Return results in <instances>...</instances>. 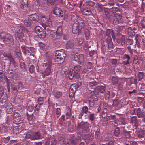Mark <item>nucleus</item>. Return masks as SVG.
<instances>
[{
  "instance_id": "1",
  "label": "nucleus",
  "mask_w": 145,
  "mask_h": 145,
  "mask_svg": "<svg viewBox=\"0 0 145 145\" xmlns=\"http://www.w3.org/2000/svg\"><path fill=\"white\" fill-rule=\"evenodd\" d=\"M3 33L0 35L1 39L4 43L7 46H11L13 44L14 40L12 36L9 34H7L5 36H2Z\"/></svg>"
},
{
  "instance_id": "2",
  "label": "nucleus",
  "mask_w": 145,
  "mask_h": 145,
  "mask_svg": "<svg viewBox=\"0 0 145 145\" xmlns=\"http://www.w3.org/2000/svg\"><path fill=\"white\" fill-rule=\"evenodd\" d=\"M66 55L63 50H58L55 53V61L58 64H61L64 62V58Z\"/></svg>"
},
{
  "instance_id": "3",
  "label": "nucleus",
  "mask_w": 145,
  "mask_h": 145,
  "mask_svg": "<svg viewBox=\"0 0 145 145\" xmlns=\"http://www.w3.org/2000/svg\"><path fill=\"white\" fill-rule=\"evenodd\" d=\"M28 20H26L24 23V25L25 26L29 27L31 24L37 22L39 20V16L36 14H33L29 15Z\"/></svg>"
},
{
  "instance_id": "4",
  "label": "nucleus",
  "mask_w": 145,
  "mask_h": 145,
  "mask_svg": "<svg viewBox=\"0 0 145 145\" xmlns=\"http://www.w3.org/2000/svg\"><path fill=\"white\" fill-rule=\"evenodd\" d=\"M43 66L47 67L46 69H44L42 71V77L44 78L46 76L49 75L51 73V63L49 62L44 63L43 64Z\"/></svg>"
},
{
  "instance_id": "5",
  "label": "nucleus",
  "mask_w": 145,
  "mask_h": 145,
  "mask_svg": "<svg viewBox=\"0 0 145 145\" xmlns=\"http://www.w3.org/2000/svg\"><path fill=\"white\" fill-rule=\"evenodd\" d=\"M24 31L19 28L15 29V35L16 36V39L18 41L23 42L24 40Z\"/></svg>"
},
{
  "instance_id": "6",
  "label": "nucleus",
  "mask_w": 145,
  "mask_h": 145,
  "mask_svg": "<svg viewBox=\"0 0 145 145\" xmlns=\"http://www.w3.org/2000/svg\"><path fill=\"white\" fill-rule=\"evenodd\" d=\"M3 60L5 61V62L6 64L9 65L11 62H13V59L12 58L10 53L8 54L5 53L3 55Z\"/></svg>"
},
{
  "instance_id": "7",
  "label": "nucleus",
  "mask_w": 145,
  "mask_h": 145,
  "mask_svg": "<svg viewBox=\"0 0 145 145\" xmlns=\"http://www.w3.org/2000/svg\"><path fill=\"white\" fill-rule=\"evenodd\" d=\"M3 106L7 113L10 114L12 113L13 110V106L12 103L10 102L7 103Z\"/></svg>"
},
{
  "instance_id": "8",
  "label": "nucleus",
  "mask_w": 145,
  "mask_h": 145,
  "mask_svg": "<svg viewBox=\"0 0 145 145\" xmlns=\"http://www.w3.org/2000/svg\"><path fill=\"white\" fill-rule=\"evenodd\" d=\"M74 60L77 62L78 64H81L83 63L84 61V56L82 54L76 53L74 55Z\"/></svg>"
},
{
  "instance_id": "9",
  "label": "nucleus",
  "mask_w": 145,
  "mask_h": 145,
  "mask_svg": "<svg viewBox=\"0 0 145 145\" xmlns=\"http://www.w3.org/2000/svg\"><path fill=\"white\" fill-rule=\"evenodd\" d=\"M41 20L42 23L46 25H48L49 27L51 26L52 23L49 17H47L44 15H42L41 16Z\"/></svg>"
},
{
  "instance_id": "10",
  "label": "nucleus",
  "mask_w": 145,
  "mask_h": 145,
  "mask_svg": "<svg viewBox=\"0 0 145 145\" xmlns=\"http://www.w3.org/2000/svg\"><path fill=\"white\" fill-rule=\"evenodd\" d=\"M78 88V86L75 84H73L71 86L69 91V95L70 97H72L73 96L75 91Z\"/></svg>"
},
{
  "instance_id": "11",
  "label": "nucleus",
  "mask_w": 145,
  "mask_h": 145,
  "mask_svg": "<svg viewBox=\"0 0 145 145\" xmlns=\"http://www.w3.org/2000/svg\"><path fill=\"white\" fill-rule=\"evenodd\" d=\"M106 35L108 37L107 41L108 40H111V36H112L113 40L115 39V34L113 31L112 29H108L106 31Z\"/></svg>"
},
{
  "instance_id": "12",
  "label": "nucleus",
  "mask_w": 145,
  "mask_h": 145,
  "mask_svg": "<svg viewBox=\"0 0 145 145\" xmlns=\"http://www.w3.org/2000/svg\"><path fill=\"white\" fill-rule=\"evenodd\" d=\"M11 87L13 90L17 91L19 89L22 88L23 86L21 82L20 81L12 84Z\"/></svg>"
},
{
  "instance_id": "13",
  "label": "nucleus",
  "mask_w": 145,
  "mask_h": 145,
  "mask_svg": "<svg viewBox=\"0 0 145 145\" xmlns=\"http://www.w3.org/2000/svg\"><path fill=\"white\" fill-rule=\"evenodd\" d=\"M81 67L79 65L75 66L74 70V73H75V78L76 79H78L80 77V74L81 73Z\"/></svg>"
},
{
  "instance_id": "14",
  "label": "nucleus",
  "mask_w": 145,
  "mask_h": 145,
  "mask_svg": "<svg viewBox=\"0 0 145 145\" xmlns=\"http://www.w3.org/2000/svg\"><path fill=\"white\" fill-rule=\"evenodd\" d=\"M53 13L58 16L62 17L63 16V12L61 9L57 7L54 8Z\"/></svg>"
},
{
  "instance_id": "15",
  "label": "nucleus",
  "mask_w": 145,
  "mask_h": 145,
  "mask_svg": "<svg viewBox=\"0 0 145 145\" xmlns=\"http://www.w3.org/2000/svg\"><path fill=\"white\" fill-rule=\"evenodd\" d=\"M13 120L16 123H19L21 121V118L20 114L17 112L14 113L13 115Z\"/></svg>"
},
{
  "instance_id": "16",
  "label": "nucleus",
  "mask_w": 145,
  "mask_h": 145,
  "mask_svg": "<svg viewBox=\"0 0 145 145\" xmlns=\"http://www.w3.org/2000/svg\"><path fill=\"white\" fill-rule=\"evenodd\" d=\"M115 16L116 18L114 19L113 23L115 24H117L119 23V20L122 18V16L120 14H115Z\"/></svg>"
},
{
  "instance_id": "17",
  "label": "nucleus",
  "mask_w": 145,
  "mask_h": 145,
  "mask_svg": "<svg viewBox=\"0 0 145 145\" xmlns=\"http://www.w3.org/2000/svg\"><path fill=\"white\" fill-rule=\"evenodd\" d=\"M7 99V95L6 93H3L0 98V102L2 103H5Z\"/></svg>"
},
{
  "instance_id": "18",
  "label": "nucleus",
  "mask_w": 145,
  "mask_h": 145,
  "mask_svg": "<svg viewBox=\"0 0 145 145\" xmlns=\"http://www.w3.org/2000/svg\"><path fill=\"white\" fill-rule=\"evenodd\" d=\"M40 137V134L39 131L37 132L34 134H33L32 140H36L39 139Z\"/></svg>"
},
{
  "instance_id": "19",
  "label": "nucleus",
  "mask_w": 145,
  "mask_h": 145,
  "mask_svg": "<svg viewBox=\"0 0 145 145\" xmlns=\"http://www.w3.org/2000/svg\"><path fill=\"white\" fill-rule=\"evenodd\" d=\"M74 46V42L72 41H68L67 42L66 47L67 49H71Z\"/></svg>"
},
{
  "instance_id": "20",
  "label": "nucleus",
  "mask_w": 145,
  "mask_h": 145,
  "mask_svg": "<svg viewBox=\"0 0 145 145\" xmlns=\"http://www.w3.org/2000/svg\"><path fill=\"white\" fill-rule=\"evenodd\" d=\"M68 77L69 79L71 80L74 77H75V73L73 69H71L68 73Z\"/></svg>"
},
{
  "instance_id": "21",
  "label": "nucleus",
  "mask_w": 145,
  "mask_h": 145,
  "mask_svg": "<svg viewBox=\"0 0 145 145\" xmlns=\"http://www.w3.org/2000/svg\"><path fill=\"white\" fill-rule=\"evenodd\" d=\"M34 29L35 31L37 34L43 31L42 28L40 26L38 25L36 26L35 27Z\"/></svg>"
},
{
  "instance_id": "22",
  "label": "nucleus",
  "mask_w": 145,
  "mask_h": 145,
  "mask_svg": "<svg viewBox=\"0 0 145 145\" xmlns=\"http://www.w3.org/2000/svg\"><path fill=\"white\" fill-rule=\"evenodd\" d=\"M82 12L84 14L86 15H89L91 14V12L89 9H84L82 11Z\"/></svg>"
},
{
  "instance_id": "23",
  "label": "nucleus",
  "mask_w": 145,
  "mask_h": 145,
  "mask_svg": "<svg viewBox=\"0 0 145 145\" xmlns=\"http://www.w3.org/2000/svg\"><path fill=\"white\" fill-rule=\"evenodd\" d=\"M79 31V29L78 26V25H76L74 24L72 29V32L74 34L78 33Z\"/></svg>"
},
{
  "instance_id": "24",
  "label": "nucleus",
  "mask_w": 145,
  "mask_h": 145,
  "mask_svg": "<svg viewBox=\"0 0 145 145\" xmlns=\"http://www.w3.org/2000/svg\"><path fill=\"white\" fill-rule=\"evenodd\" d=\"M10 139V137L8 136L7 137H2L1 140L4 143H8Z\"/></svg>"
},
{
  "instance_id": "25",
  "label": "nucleus",
  "mask_w": 145,
  "mask_h": 145,
  "mask_svg": "<svg viewBox=\"0 0 145 145\" xmlns=\"http://www.w3.org/2000/svg\"><path fill=\"white\" fill-rule=\"evenodd\" d=\"M28 4L20 3V8L22 9L26 10L28 7Z\"/></svg>"
},
{
  "instance_id": "26",
  "label": "nucleus",
  "mask_w": 145,
  "mask_h": 145,
  "mask_svg": "<svg viewBox=\"0 0 145 145\" xmlns=\"http://www.w3.org/2000/svg\"><path fill=\"white\" fill-rule=\"evenodd\" d=\"M67 112H66L65 115L66 116V118L68 119L71 115V111L70 108L69 107H67Z\"/></svg>"
},
{
  "instance_id": "27",
  "label": "nucleus",
  "mask_w": 145,
  "mask_h": 145,
  "mask_svg": "<svg viewBox=\"0 0 145 145\" xmlns=\"http://www.w3.org/2000/svg\"><path fill=\"white\" fill-rule=\"evenodd\" d=\"M45 98L44 97H39L38 98V102L39 105H41L43 104Z\"/></svg>"
},
{
  "instance_id": "28",
  "label": "nucleus",
  "mask_w": 145,
  "mask_h": 145,
  "mask_svg": "<svg viewBox=\"0 0 145 145\" xmlns=\"http://www.w3.org/2000/svg\"><path fill=\"white\" fill-rule=\"evenodd\" d=\"M33 133L32 131H29L26 134V137L32 140V137H33Z\"/></svg>"
},
{
  "instance_id": "29",
  "label": "nucleus",
  "mask_w": 145,
  "mask_h": 145,
  "mask_svg": "<svg viewBox=\"0 0 145 145\" xmlns=\"http://www.w3.org/2000/svg\"><path fill=\"white\" fill-rule=\"evenodd\" d=\"M80 137H78L77 138H74L73 140H72L71 142V145H76Z\"/></svg>"
},
{
  "instance_id": "30",
  "label": "nucleus",
  "mask_w": 145,
  "mask_h": 145,
  "mask_svg": "<svg viewBox=\"0 0 145 145\" xmlns=\"http://www.w3.org/2000/svg\"><path fill=\"white\" fill-rule=\"evenodd\" d=\"M117 42L118 43H121L123 46L125 45V38L124 36H123L121 39H118L117 40Z\"/></svg>"
},
{
  "instance_id": "31",
  "label": "nucleus",
  "mask_w": 145,
  "mask_h": 145,
  "mask_svg": "<svg viewBox=\"0 0 145 145\" xmlns=\"http://www.w3.org/2000/svg\"><path fill=\"white\" fill-rule=\"evenodd\" d=\"M21 49L23 53L25 55H26V50H28V49H29V48L23 45L21 46Z\"/></svg>"
},
{
  "instance_id": "32",
  "label": "nucleus",
  "mask_w": 145,
  "mask_h": 145,
  "mask_svg": "<svg viewBox=\"0 0 145 145\" xmlns=\"http://www.w3.org/2000/svg\"><path fill=\"white\" fill-rule=\"evenodd\" d=\"M137 116L139 118H141L143 116V114L140 108H138L137 110Z\"/></svg>"
},
{
  "instance_id": "33",
  "label": "nucleus",
  "mask_w": 145,
  "mask_h": 145,
  "mask_svg": "<svg viewBox=\"0 0 145 145\" xmlns=\"http://www.w3.org/2000/svg\"><path fill=\"white\" fill-rule=\"evenodd\" d=\"M5 122L8 124L12 120V117L11 116H8L5 118Z\"/></svg>"
},
{
  "instance_id": "34",
  "label": "nucleus",
  "mask_w": 145,
  "mask_h": 145,
  "mask_svg": "<svg viewBox=\"0 0 145 145\" xmlns=\"http://www.w3.org/2000/svg\"><path fill=\"white\" fill-rule=\"evenodd\" d=\"M97 85V83L94 81L89 82L88 84L89 86L92 89H94L95 86Z\"/></svg>"
},
{
  "instance_id": "35",
  "label": "nucleus",
  "mask_w": 145,
  "mask_h": 145,
  "mask_svg": "<svg viewBox=\"0 0 145 145\" xmlns=\"http://www.w3.org/2000/svg\"><path fill=\"white\" fill-rule=\"evenodd\" d=\"M15 52L18 57H20L21 56V53L19 47H17Z\"/></svg>"
},
{
  "instance_id": "36",
  "label": "nucleus",
  "mask_w": 145,
  "mask_h": 145,
  "mask_svg": "<svg viewBox=\"0 0 145 145\" xmlns=\"http://www.w3.org/2000/svg\"><path fill=\"white\" fill-rule=\"evenodd\" d=\"M96 7L98 11L99 12H101L102 11V6L101 4L97 3L96 4Z\"/></svg>"
},
{
  "instance_id": "37",
  "label": "nucleus",
  "mask_w": 145,
  "mask_h": 145,
  "mask_svg": "<svg viewBox=\"0 0 145 145\" xmlns=\"http://www.w3.org/2000/svg\"><path fill=\"white\" fill-rule=\"evenodd\" d=\"M5 77L4 74L1 71H0V80L2 81H3L5 79Z\"/></svg>"
},
{
  "instance_id": "38",
  "label": "nucleus",
  "mask_w": 145,
  "mask_h": 145,
  "mask_svg": "<svg viewBox=\"0 0 145 145\" xmlns=\"http://www.w3.org/2000/svg\"><path fill=\"white\" fill-rule=\"evenodd\" d=\"M9 129V128L7 126H3L2 129H1V131L2 132H6Z\"/></svg>"
},
{
  "instance_id": "39",
  "label": "nucleus",
  "mask_w": 145,
  "mask_h": 145,
  "mask_svg": "<svg viewBox=\"0 0 145 145\" xmlns=\"http://www.w3.org/2000/svg\"><path fill=\"white\" fill-rule=\"evenodd\" d=\"M89 54L91 57H93L94 56V57L95 56L96 58L97 57V54L95 51H90L89 53Z\"/></svg>"
},
{
  "instance_id": "40",
  "label": "nucleus",
  "mask_w": 145,
  "mask_h": 145,
  "mask_svg": "<svg viewBox=\"0 0 145 145\" xmlns=\"http://www.w3.org/2000/svg\"><path fill=\"white\" fill-rule=\"evenodd\" d=\"M115 116L114 115H110L106 117V119L107 121L114 120L115 119Z\"/></svg>"
},
{
  "instance_id": "41",
  "label": "nucleus",
  "mask_w": 145,
  "mask_h": 145,
  "mask_svg": "<svg viewBox=\"0 0 145 145\" xmlns=\"http://www.w3.org/2000/svg\"><path fill=\"white\" fill-rule=\"evenodd\" d=\"M87 4L88 6L92 7L95 5V3L92 1H88L87 2Z\"/></svg>"
},
{
  "instance_id": "42",
  "label": "nucleus",
  "mask_w": 145,
  "mask_h": 145,
  "mask_svg": "<svg viewBox=\"0 0 145 145\" xmlns=\"http://www.w3.org/2000/svg\"><path fill=\"white\" fill-rule=\"evenodd\" d=\"M85 35L86 39L88 40L89 39V33L88 30L87 29L85 30Z\"/></svg>"
},
{
  "instance_id": "43",
  "label": "nucleus",
  "mask_w": 145,
  "mask_h": 145,
  "mask_svg": "<svg viewBox=\"0 0 145 145\" xmlns=\"http://www.w3.org/2000/svg\"><path fill=\"white\" fill-rule=\"evenodd\" d=\"M115 3V2L113 0H108V4L109 6H113Z\"/></svg>"
},
{
  "instance_id": "44",
  "label": "nucleus",
  "mask_w": 145,
  "mask_h": 145,
  "mask_svg": "<svg viewBox=\"0 0 145 145\" xmlns=\"http://www.w3.org/2000/svg\"><path fill=\"white\" fill-rule=\"evenodd\" d=\"M118 82V80L116 77H113L112 78V83L114 84H116Z\"/></svg>"
},
{
  "instance_id": "45",
  "label": "nucleus",
  "mask_w": 145,
  "mask_h": 145,
  "mask_svg": "<svg viewBox=\"0 0 145 145\" xmlns=\"http://www.w3.org/2000/svg\"><path fill=\"white\" fill-rule=\"evenodd\" d=\"M99 89L100 93H103L105 91V87L102 86H99Z\"/></svg>"
},
{
  "instance_id": "46",
  "label": "nucleus",
  "mask_w": 145,
  "mask_h": 145,
  "mask_svg": "<svg viewBox=\"0 0 145 145\" xmlns=\"http://www.w3.org/2000/svg\"><path fill=\"white\" fill-rule=\"evenodd\" d=\"M39 37L40 38H44L45 37V34L44 32H40V33H39L37 34Z\"/></svg>"
},
{
  "instance_id": "47",
  "label": "nucleus",
  "mask_w": 145,
  "mask_h": 145,
  "mask_svg": "<svg viewBox=\"0 0 145 145\" xmlns=\"http://www.w3.org/2000/svg\"><path fill=\"white\" fill-rule=\"evenodd\" d=\"M138 76L139 79V80L140 81L144 78V74L143 73L140 72L138 74Z\"/></svg>"
},
{
  "instance_id": "48",
  "label": "nucleus",
  "mask_w": 145,
  "mask_h": 145,
  "mask_svg": "<svg viewBox=\"0 0 145 145\" xmlns=\"http://www.w3.org/2000/svg\"><path fill=\"white\" fill-rule=\"evenodd\" d=\"M120 133V130L119 128H116L114 131V134L116 136H118L119 134Z\"/></svg>"
},
{
  "instance_id": "49",
  "label": "nucleus",
  "mask_w": 145,
  "mask_h": 145,
  "mask_svg": "<svg viewBox=\"0 0 145 145\" xmlns=\"http://www.w3.org/2000/svg\"><path fill=\"white\" fill-rule=\"evenodd\" d=\"M144 133L143 131H139L138 132V137L140 138H142L144 137Z\"/></svg>"
},
{
  "instance_id": "50",
  "label": "nucleus",
  "mask_w": 145,
  "mask_h": 145,
  "mask_svg": "<svg viewBox=\"0 0 145 145\" xmlns=\"http://www.w3.org/2000/svg\"><path fill=\"white\" fill-rule=\"evenodd\" d=\"M55 97H59L61 95V93L59 91H56L55 93Z\"/></svg>"
},
{
  "instance_id": "51",
  "label": "nucleus",
  "mask_w": 145,
  "mask_h": 145,
  "mask_svg": "<svg viewBox=\"0 0 145 145\" xmlns=\"http://www.w3.org/2000/svg\"><path fill=\"white\" fill-rule=\"evenodd\" d=\"M88 110V108L87 106L83 107L82 109V111L83 112L86 114Z\"/></svg>"
},
{
  "instance_id": "52",
  "label": "nucleus",
  "mask_w": 145,
  "mask_h": 145,
  "mask_svg": "<svg viewBox=\"0 0 145 145\" xmlns=\"http://www.w3.org/2000/svg\"><path fill=\"white\" fill-rule=\"evenodd\" d=\"M29 71L31 73H33L34 71V66L33 65H31L29 68Z\"/></svg>"
},
{
  "instance_id": "53",
  "label": "nucleus",
  "mask_w": 145,
  "mask_h": 145,
  "mask_svg": "<svg viewBox=\"0 0 145 145\" xmlns=\"http://www.w3.org/2000/svg\"><path fill=\"white\" fill-rule=\"evenodd\" d=\"M56 114L57 117L60 116V109L59 108H58L56 110Z\"/></svg>"
},
{
  "instance_id": "54",
  "label": "nucleus",
  "mask_w": 145,
  "mask_h": 145,
  "mask_svg": "<svg viewBox=\"0 0 145 145\" xmlns=\"http://www.w3.org/2000/svg\"><path fill=\"white\" fill-rule=\"evenodd\" d=\"M34 106H29L28 108V110L30 112H32L34 109Z\"/></svg>"
},
{
  "instance_id": "55",
  "label": "nucleus",
  "mask_w": 145,
  "mask_h": 145,
  "mask_svg": "<svg viewBox=\"0 0 145 145\" xmlns=\"http://www.w3.org/2000/svg\"><path fill=\"white\" fill-rule=\"evenodd\" d=\"M108 47L109 48H111L112 47L113 44L111 40H108Z\"/></svg>"
},
{
  "instance_id": "56",
  "label": "nucleus",
  "mask_w": 145,
  "mask_h": 145,
  "mask_svg": "<svg viewBox=\"0 0 145 145\" xmlns=\"http://www.w3.org/2000/svg\"><path fill=\"white\" fill-rule=\"evenodd\" d=\"M123 58L125 59H127V60H129L130 59V57L129 55L126 54H125L123 56Z\"/></svg>"
},
{
  "instance_id": "57",
  "label": "nucleus",
  "mask_w": 145,
  "mask_h": 145,
  "mask_svg": "<svg viewBox=\"0 0 145 145\" xmlns=\"http://www.w3.org/2000/svg\"><path fill=\"white\" fill-rule=\"evenodd\" d=\"M56 142L55 139L52 138L51 141V145H56Z\"/></svg>"
},
{
  "instance_id": "58",
  "label": "nucleus",
  "mask_w": 145,
  "mask_h": 145,
  "mask_svg": "<svg viewBox=\"0 0 145 145\" xmlns=\"http://www.w3.org/2000/svg\"><path fill=\"white\" fill-rule=\"evenodd\" d=\"M84 39L82 38H80L78 41V44L79 45H81L84 41Z\"/></svg>"
},
{
  "instance_id": "59",
  "label": "nucleus",
  "mask_w": 145,
  "mask_h": 145,
  "mask_svg": "<svg viewBox=\"0 0 145 145\" xmlns=\"http://www.w3.org/2000/svg\"><path fill=\"white\" fill-rule=\"evenodd\" d=\"M50 37H52V39H56V38L57 37V35L54 32L53 33H52L50 35Z\"/></svg>"
},
{
  "instance_id": "60",
  "label": "nucleus",
  "mask_w": 145,
  "mask_h": 145,
  "mask_svg": "<svg viewBox=\"0 0 145 145\" xmlns=\"http://www.w3.org/2000/svg\"><path fill=\"white\" fill-rule=\"evenodd\" d=\"M111 61L112 65H116L117 62V60L116 59H113L111 60Z\"/></svg>"
},
{
  "instance_id": "61",
  "label": "nucleus",
  "mask_w": 145,
  "mask_h": 145,
  "mask_svg": "<svg viewBox=\"0 0 145 145\" xmlns=\"http://www.w3.org/2000/svg\"><path fill=\"white\" fill-rule=\"evenodd\" d=\"M124 134L125 137L127 138H129L130 137V135L128 132H125L124 133Z\"/></svg>"
},
{
  "instance_id": "62",
  "label": "nucleus",
  "mask_w": 145,
  "mask_h": 145,
  "mask_svg": "<svg viewBox=\"0 0 145 145\" xmlns=\"http://www.w3.org/2000/svg\"><path fill=\"white\" fill-rule=\"evenodd\" d=\"M89 118L90 120L92 121L94 120V114H91L89 115Z\"/></svg>"
},
{
  "instance_id": "63",
  "label": "nucleus",
  "mask_w": 145,
  "mask_h": 145,
  "mask_svg": "<svg viewBox=\"0 0 145 145\" xmlns=\"http://www.w3.org/2000/svg\"><path fill=\"white\" fill-rule=\"evenodd\" d=\"M100 130L99 129H98L95 132V137L96 138H97L98 137V136L99 134Z\"/></svg>"
},
{
  "instance_id": "64",
  "label": "nucleus",
  "mask_w": 145,
  "mask_h": 145,
  "mask_svg": "<svg viewBox=\"0 0 145 145\" xmlns=\"http://www.w3.org/2000/svg\"><path fill=\"white\" fill-rule=\"evenodd\" d=\"M87 69L85 68H84L83 70H81V74L83 75H84L87 72Z\"/></svg>"
}]
</instances>
